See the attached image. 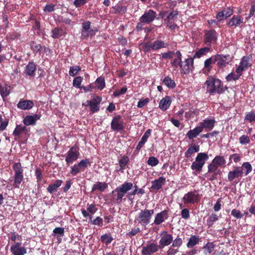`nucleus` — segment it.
Here are the masks:
<instances>
[{"mask_svg":"<svg viewBox=\"0 0 255 255\" xmlns=\"http://www.w3.org/2000/svg\"><path fill=\"white\" fill-rule=\"evenodd\" d=\"M205 84L210 95L223 94V83L220 79L209 76L207 78Z\"/></svg>","mask_w":255,"mask_h":255,"instance_id":"1","label":"nucleus"},{"mask_svg":"<svg viewBox=\"0 0 255 255\" xmlns=\"http://www.w3.org/2000/svg\"><path fill=\"white\" fill-rule=\"evenodd\" d=\"M133 187V184L131 182H125L121 186L117 187L112 191V194L117 193L115 203L120 204L122 202L123 197Z\"/></svg>","mask_w":255,"mask_h":255,"instance_id":"2","label":"nucleus"},{"mask_svg":"<svg viewBox=\"0 0 255 255\" xmlns=\"http://www.w3.org/2000/svg\"><path fill=\"white\" fill-rule=\"evenodd\" d=\"M154 214V210H141L138 215L135 217V222L141 224L142 226H146L150 223L152 215Z\"/></svg>","mask_w":255,"mask_h":255,"instance_id":"3","label":"nucleus"},{"mask_svg":"<svg viewBox=\"0 0 255 255\" xmlns=\"http://www.w3.org/2000/svg\"><path fill=\"white\" fill-rule=\"evenodd\" d=\"M12 168L14 171L13 186L15 188H19V185L24 179L23 170L21 163L20 162L14 163L12 166Z\"/></svg>","mask_w":255,"mask_h":255,"instance_id":"4","label":"nucleus"},{"mask_svg":"<svg viewBox=\"0 0 255 255\" xmlns=\"http://www.w3.org/2000/svg\"><path fill=\"white\" fill-rule=\"evenodd\" d=\"M213 57L214 64H215L219 69H224L232 60L229 54H216L213 55Z\"/></svg>","mask_w":255,"mask_h":255,"instance_id":"5","label":"nucleus"},{"mask_svg":"<svg viewBox=\"0 0 255 255\" xmlns=\"http://www.w3.org/2000/svg\"><path fill=\"white\" fill-rule=\"evenodd\" d=\"M243 174L244 171L242 167L238 166H234L233 167V170L228 172V180L237 184L243 176Z\"/></svg>","mask_w":255,"mask_h":255,"instance_id":"6","label":"nucleus"},{"mask_svg":"<svg viewBox=\"0 0 255 255\" xmlns=\"http://www.w3.org/2000/svg\"><path fill=\"white\" fill-rule=\"evenodd\" d=\"M184 204L193 205L198 203L200 201V197L198 193V191L195 190L193 191H190L184 194L182 198Z\"/></svg>","mask_w":255,"mask_h":255,"instance_id":"7","label":"nucleus"},{"mask_svg":"<svg viewBox=\"0 0 255 255\" xmlns=\"http://www.w3.org/2000/svg\"><path fill=\"white\" fill-rule=\"evenodd\" d=\"M218 34L214 29H210L205 31L204 43L208 46L217 42Z\"/></svg>","mask_w":255,"mask_h":255,"instance_id":"8","label":"nucleus"},{"mask_svg":"<svg viewBox=\"0 0 255 255\" xmlns=\"http://www.w3.org/2000/svg\"><path fill=\"white\" fill-rule=\"evenodd\" d=\"M78 150V148L74 146L68 151L65 158V161L67 166H69L70 164L77 160L79 155Z\"/></svg>","mask_w":255,"mask_h":255,"instance_id":"9","label":"nucleus"},{"mask_svg":"<svg viewBox=\"0 0 255 255\" xmlns=\"http://www.w3.org/2000/svg\"><path fill=\"white\" fill-rule=\"evenodd\" d=\"M124 120L121 116L118 115L115 116L111 122V129L116 131H121L125 128Z\"/></svg>","mask_w":255,"mask_h":255,"instance_id":"10","label":"nucleus"},{"mask_svg":"<svg viewBox=\"0 0 255 255\" xmlns=\"http://www.w3.org/2000/svg\"><path fill=\"white\" fill-rule=\"evenodd\" d=\"M194 58L190 57L182 61V63L179 67L181 74H187L190 73V71H192L194 68Z\"/></svg>","mask_w":255,"mask_h":255,"instance_id":"11","label":"nucleus"},{"mask_svg":"<svg viewBox=\"0 0 255 255\" xmlns=\"http://www.w3.org/2000/svg\"><path fill=\"white\" fill-rule=\"evenodd\" d=\"M160 247L157 243H150L143 246L141 250L142 255H151L158 251Z\"/></svg>","mask_w":255,"mask_h":255,"instance_id":"12","label":"nucleus"},{"mask_svg":"<svg viewBox=\"0 0 255 255\" xmlns=\"http://www.w3.org/2000/svg\"><path fill=\"white\" fill-rule=\"evenodd\" d=\"M160 235L161 239L159 242L160 249H163L164 247L171 244L173 241V236L171 234L168 233L167 231H162Z\"/></svg>","mask_w":255,"mask_h":255,"instance_id":"13","label":"nucleus"},{"mask_svg":"<svg viewBox=\"0 0 255 255\" xmlns=\"http://www.w3.org/2000/svg\"><path fill=\"white\" fill-rule=\"evenodd\" d=\"M156 17V12L152 9H149L139 18V21L141 23L149 24L152 22Z\"/></svg>","mask_w":255,"mask_h":255,"instance_id":"14","label":"nucleus"},{"mask_svg":"<svg viewBox=\"0 0 255 255\" xmlns=\"http://www.w3.org/2000/svg\"><path fill=\"white\" fill-rule=\"evenodd\" d=\"M244 23V18L241 15H234L229 20L227 25L229 27H238Z\"/></svg>","mask_w":255,"mask_h":255,"instance_id":"15","label":"nucleus"},{"mask_svg":"<svg viewBox=\"0 0 255 255\" xmlns=\"http://www.w3.org/2000/svg\"><path fill=\"white\" fill-rule=\"evenodd\" d=\"M168 218V211L163 210L160 213H157L155 216L153 224L156 225H159Z\"/></svg>","mask_w":255,"mask_h":255,"instance_id":"16","label":"nucleus"},{"mask_svg":"<svg viewBox=\"0 0 255 255\" xmlns=\"http://www.w3.org/2000/svg\"><path fill=\"white\" fill-rule=\"evenodd\" d=\"M41 115L35 114L33 116L27 115L23 120L24 125L26 126H34L36 125V121L40 119Z\"/></svg>","mask_w":255,"mask_h":255,"instance_id":"17","label":"nucleus"},{"mask_svg":"<svg viewBox=\"0 0 255 255\" xmlns=\"http://www.w3.org/2000/svg\"><path fill=\"white\" fill-rule=\"evenodd\" d=\"M165 178L163 176L160 177L158 179L151 181L152 185L151 189L153 191H158L162 187L163 185L165 183Z\"/></svg>","mask_w":255,"mask_h":255,"instance_id":"18","label":"nucleus"},{"mask_svg":"<svg viewBox=\"0 0 255 255\" xmlns=\"http://www.w3.org/2000/svg\"><path fill=\"white\" fill-rule=\"evenodd\" d=\"M215 119H205L200 123L199 127L201 128V129L203 131L204 128L207 129L208 130H211L213 128L216 123Z\"/></svg>","mask_w":255,"mask_h":255,"instance_id":"19","label":"nucleus"},{"mask_svg":"<svg viewBox=\"0 0 255 255\" xmlns=\"http://www.w3.org/2000/svg\"><path fill=\"white\" fill-rule=\"evenodd\" d=\"M17 108L23 110H30L34 106V103L32 101L28 100L21 99L17 105Z\"/></svg>","mask_w":255,"mask_h":255,"instance_id":"20","label":"nucleus"},{"mask_svg":"<svg viewBox=\"0 0 255 255\" xmlns=\"http://www.w3.org/2000/svg\"><path fill=\"white\" fill-rule=\"evenodd\" d=\"M127 11V7L122 3H118L112 7L110 12L112 14H118L120 13L125 14Z\"/></svg>","mask_w":255,"mask_h":255,"instance_id":"21","label":"nucleus"},{"mask_svg":"<svg viewBox=\"0 0 255 255\" xmlns=\"http://www.w3.org/2000/svg\"><path fill=\"white\" fill-rule=\"evenodd\" d=\"M152 130L148 129L142 136L141 140L139 141L136 147L135 150L139 151L143 147L145 143L147 141L148 138L150 136Z\"/></svg>","mask_w":255,"mask_h":255,"instance_id":"22","label":"nucleus"},{"mask_svg":"<svg viewBox=\"0 0 255 255\" xmlns=\"http://www.w3.org/2000/svg\"><path fill=\"white\" fill-rule=\"evenodd\" d=\"M175 57L172 59L171 61V65L172 67L177 68L178 67H180L182 63V54L179 50H177L174 55Z\"/></svg>","mask_w":255,"mask_h":255,"instance_id":"23","label":"nucleus"},{"mask_svg":"<svg viewBox=\"0 0 255 255\" xmlns=\"http://www.w3.org/2000/svg\"><path fill=\"white\" fill-rule=\"evenodd\" d=\"M214 63V57L212 55L211 57L206 59L204 63V68L203 69L204 74H208L212 69V64Z\"/></svg>","mask_w":255,"mask_h":255,"instance_id":"24","label":"nucleus"},{"mask_svg":"<svg viewBox=\"0 0 255 255\" xmlns=\"http://www.w3.org/2000/svg\"><path fill=\"white\" fill-rule=\"evenodd\" d=\"M36 70V66L35 64L33 62H29L25 67V72L27 75L33 77L35 75Z\"/></svg>","mask_w":255,"mask_h":255,"instance_id":"25","label":"nucleus"},{"mask_svg":"<svg viewBox=\"0 0 255 255\" xmlns=\"http://www.w3.org/2000/svg\"><path fill=\"white\" fill-rule=\"evenodd\" d=\"M62 183L63 181L61 180L58 179L55 180L53 183L50 184L47 188V192L50 194L57 192L58 188L61 186Z\"/></svg>","mask_w":255,"mask_h":255,"instance_id":"26","label":"nucleus"},{"mask_svg":"<svg viewBox=\"0 0 255 255\" xmlns=\"http://www.w3.org/2000/svg\"><path fill=\"white\" fill-rule=\"evenodd\" d=\"M171 104V101L170 97L166 96L160 101L159 107L162 111H165L167 110Z\"/></svg>","mask_w":255,"mask_h":255,"instance_id":"27","label":"nucleus"},{"mask_svg":"<svg viewBox=\"0 0 255 255\" xmlns=\"http://www.w3.org/2000/svg\"><path fill=\"white\" fill-rule=\"evenodd\" d=\"M202 132L201 128L199 126L196 127L193 129L190 130L186 134V135L189 139H193L196 138L199 133Z\"/></svg>","mask_w":255,"mask_h":255,"instance_id":"28","label":"nucleus"},{"mask_svg":"<svg viewBox=\"0 0 255 255\" xmlns=\"http://www.w3.org/2000/svg\"><path fill=\"white\" fill-rule=\"evenodd\" d=\"M28 130L25 126L21 127L20 125H16L13 132V136L19 137L22 133H26Z\"/></svg>","mask_w":255,"mask_h":255,"instance_id":"29","label":"nucleus"},{"mask_svg":"<svg viewBox=\"0 0 255 255\" xmlns=\"http://www.w3.org/2000/svg\"><path fill=\"white\" fill-rule=\"evenodd\" d=\"M209 159V156L207 153L200 152L198 153L195 158V161L204 165L206 161Z\"/></svg>","mask_w":255,"mask_h":255,"instance_id":"30","label":"nucleus"},{"mask_svg":"<svg viewBox=\"0 0 255 255\" xmlns=\"http://www.w3.org/2000/svg\"><path fill=\"white\" fill-rule=\"evenodd\" d=\"M108 187V184L105 182H97L94 184L92 188V191L94 192L96 190L100 192H103Z\"/></svg>","mask_w":255,"mask_h":255,"instance_id":"31","label":"nucleus"},{"mask_svg":"<svg viewBox=\"0 0 255 255\" xmlns=\"http://www.w3.org/2000/svg\"><path fill=\"white\" fill-rule=\"evenodd\" d=\"M200 241V238L196 235H192L189 239L186 246L188 248H192L197 245Z\"/></svg>","mask_w":255,"mask_h":255,"instance_id":"32","label":"nucleus"},{"mask_svg":"<svg viewBox=\"0 0 255 255\" xmlns=\"http://www.w3.org/2000/svg\"><path fill=\"white\" fill-rule=\"evenodd\" d=\"M51 37L57 39L63 35L65 32L63 28L57 27L51 30Z\"/></svg>","mask_w":255,"mask_h":255,"instance_id":"33","label":"nucleus"},{"mask_svg":"<svg viewBox=\"0 0 255 255\" xmlns=\"http://www.w3.org/2000/svg\"><path fill=\"white\" fill-rule=\"evenodd\" d=\"M143 51L145 53H148L151 50L155 51L153 41H148L141 44Z\"/></svg>","mask_w":255,"mask_h":255,"instance_id":"34","label":"nucleus"},{"mask_svg":"<svg viewBox=\"0 0 255 255\" xmlns=\"http://www.w3.org/2000/svg\"><path fill=\"white\" fill-rule=\"evenodd\" d=\"M97 29H91V30H81V37L83 39H87L89 37L95 35Z\"/></svg>","mask_w":255,"mask_h":255,"instance_id":"35","label":"nucleus"},{"mask_svg":"<svg viewBox=\"0 0 255 255\" xmlns=\"http://www.w3.org/2000/svg\"><path fill=\"white\" fill-rule=\"evenodd\" d=\"M210 49L211 48L208 46L201 48L198 51H196L193 58H194V59L199 58L208 53L210 51Z\"/></svg>","mask_w":255,"mask_h":255,"instance_id":"36","label":"nucleus"},{"mask_svg":"<svg viewBox=\"0 0 255 255\" xmlns=\"http://www.w3.org/2000/svg\"><path fill=\"white\" fill-rule=\"evenodd\" d=\"M200 150V146L194 144L192 146L189 147L185 152V156L187 158L190 157L191 155L195 152H197Z\"/></svg>","mask_w":255,"mask_h":255,"instance_id":"37","label":"nucleus"},{"mask_svg":"<svg viewBox=\"0 0 255 255\" xmlns=\"http://www.w3.org/2000/svg\"><path fill=\"white\" fill-rule=\"evenodd\" d=\"M252 55H250L248 56H244L241 59L240 64L247 70L252 66V64L249 62L252 59Z\"/></svg>","mask_w":255,"mask_h":255,"instance_id":"38","label":"nucleus"},{"mask_svg":"<svg viewBox=\"0 0 255 255\" xmlns=\"http://www.w3.org/2000/svg\"><path fill=\"white\" fill-rule=\"evenodd\" d=\"M10 87L7 85H0V94L2 98H4L9 95Z\"/></svg>","mask_w":255,"mask_h":255,"instance_id":"39","label":"nucleus"},{"mask_svg":"<svg viewBox=\"0 0 255 255\" xmlns=\"http://www.w3.org/2000/svg\"><path fill=\"white\" fill-rule=\"evenodd\" d=\"M155 51H157L162 48H166L168 46L167 43L162 40L156 39L153 41Z\"/></svg>","mask_w":255,"mask_h":255,"instance_id":"40","label":"nucleus"},{"mask_svg":"<svg viewBox=\"0 0 255 255\" xmlns=\"http://www.w3.org/2000/svg\"><path fill=\"white\" fill-rule=\"evenodd\" d=\"M203 166L204 165L201 163L197 162L196 161H195L192 162L191 166V168L192 170L194 171V174L195 175H197L201 172Z\"/></svg>","mask_w":255,"mask_h":255,"instance_id":"41","label":"nucleus"},{"mask_svg":"<svg viewBox=\"0 0 255 255\" xmlns=\"http://www.w3.org/2000/svg\"><path fill=\"white\" fill-rule=\"evenodd\" d=\"M213 162L215 163L218 167H222L226 163V160L223 156L217 155L212 160Z\"/></svg>","mask_w":255,"mask_h":255,"instance_id":"42","label":"nucleus"},{"mask_svg":"<svg viewBox=\"0 0 255 255\" xmlns=\"http://www.w3.org/2000/svg\"><path fill=\"white\" fill-rule=\"evenodd\" d=\"M178 13L179 11L177 10L172 11L167 15L166 18L164 19L165 21H166L168 24L173 23L175 18H176L178 15Z\"/></svg>","mask_w":255,"mask_h":255,"instance_id":"43","label":"nucleus"},{"mask_svg":"<svg viewBox=\"0 0 255 255\" xmlns=\"http://www.w3.org/2000/svg\"><path fill=\"white\" fill-rule=\"evenodd\" d=\"M87 105H86V106H89L90 107V111L92 113H96L98 112L100 110V105L95 104L91 100H87L86 101Z\"/></svg>","mask_w":255,"mask_h":255,"instance_id":"44","label":"nucleus"},{"mask_svg":"<svg viewBox=\"0 0 255 255\" xmlns=\"http://www.w3.org/2000/svg\"><path fill=\"white\" fill-rule=\"evenodd\" d=\"M95 87L99 90H102L105 87V81L104 77H99L95 81Z\"/></svg>","mask_w":255,"mask_h":255,"instance_id":"45","label":"nucleus"},{"mask_svg":"<svg viewBox=\"0 0 255 255\" xmlns=\"http://www.w3.org/2000/svg\"><path fill=\"white\" fill-rule=\"evenodd\" d=\"M77 164L82 171H83L88 166H91V162L88 158L82 159Z\"/></svg>","mask_w":255,"mask_h":255,"instance_id":"46","label":"nucleus"},{"mask_svg":"<svg viewBox=\"0 0 255 255\" xmlns=\"http://www.w3.org/2000/svg\"><path fill=\"white\" fill-rule=\"evenodd\" d=\"M215 247L213 242H208L203 248L205 255L210 254L212 253Z\"/></svg>","mask_w":255,"mask_h":255,"instance_id":"47","label":"nucleus"},{"mask_svg":"<svg viewBox=\"0 0 255 255\" xmlns=\"http://www.w3.org/2000/svg\"><path fill=\"white\" fill-rule=\"evenodd\" d=\"M218 220V216L215 213H212L207 220V225L208 227H212L214 223Z\"/></svg>","mask_w":255,"mask_h":255,"instance_id":"48","label":"nucleus"},{"mask_svg":"<svg viewBox=\"0 0 255 255\" xmlns=\"http://www.w3.org/2000/svg\"><path fill=\"white\" fill-rule=\"evenodd\" d=\"M163 82L168 88L173 89L176 87L174 81L168 76L164 78Z\"/></svg>","mask_w":255,"mask_h":255,"instance_id":"49","label":"nucleus"},{"mask_svg":"<svg viewBox=\"0 0 255 255\" xmlns=\"http://www.w3.org/2000/svg\"><path fill=\"white\" fill-rule=\"evenodd\" d=\"M10 251L13 255H24L27 253L26 249L24 247L17 248Z\"/></svg>","mask_w":255,"mask_h":255,"instance_id":"50","label":"nucleus"},{"mask_svg":"<svg viewBox=\"0 0 255 255\" xmlns=\"http://www.w3.org/2000/svg\"><path fill=\"white\" fill-rule=\"evenodd\" d=\"M240 77L238 73L232 72L226 77V79L227 82H231L238 80Z\"/></svg>","mask_w":255,"mask_h":255,"instance_id":"51","label":"nucleus"},{"mask_svg":"<svg viewBox=\"0 0 255 255\" xmlns=\"http://www.w3.org/2000/svg\"><path fill=\"white\" fill-rule=\"evenodd\" d=\"M81 70V68L80 66L75 65L70 67L69 74L70 76L73 77L76 75Z\"/></svg>","mask_w":255,"mask_h":255,"instance_id":"52","label":"nucleus"},{"mask_svg":"<svg viewBox=\"0 0 255 255\" xmlns=\"http://www.w3.org/2000/svg\"><path fill=\"white\" fill-rule=\"evenodd\" d=\"M129 162V158L127 156L124 155L119 160L120 169L123 170L126 168V166Z\"/></svg>","mask_w":255,"mask_h":255,"instance_id":"53","label":"nucleus"},{"mask_svg":"<svg viewBox=\"0 0 255 255\" xmlns=\"http://www.w3.org/2000/svg\"><path fill=\"white\" fill-rule=\"evenodd\" d=\"M31 49L33 53H40L42 50V46L40 44L36 43L35 42L32 41L31 44Z\"/></svg>","mask_w":255,"mask_h":255,"instance_id":"54","label":"nucleus"},{"mask_svg":"<svg viewBox=\"0 0 255 255\" xmlns=\"http://www.w3.org/2000/svg\"><path fill=\"white\" fill-rule=\"evenodd\" d=\"M90 223L93 225H98L102 227L103 225V220L100 217H97L95 219L92 220V216H90Z\"/></svg>","mask_w":255,"mask_h":255,"instance_id":"55","label":"nucleus"},{"mask_svg":"<svg viewBox=\"0 0 255 255\" xmlns=\"http://www.w3.org/2000/svg\"><path fill=\"white\" fill-rule=\"evenodd\" d=\"M175 53L174 51L169 50L166 52L162 53L160 59H173Z\"/></svg>","mask_w":255,"mask_h":255,"instance_id":"56","label":"nucleus"},{"mask_svg":"<svg viewBox=\"0 0 255 255\" xmlns=\"http://www.w3.org/2000/svg\"><path fill=\"white\" fill-rule=\"evenodd\" d=\"M113 240V237L111 236L108 235V234H105L101 237V242L105 243L106 245H108L111 243Z\"/></svg>","mask_w":255,"mask_h":255,"instance_id":"57","label":"nucleus"},{"mask_svg":"<svg viewBox=\"0 0 255 255\" xmlns=\"http://www.w3.org/2000/svg\"><path fill=\"white\" fill-rule=\"evenodd\" d=\"M82 171L80 167L78 166V164H75L71 167L70 173L73 176L77 175L79 173Z\"/></svg>","mask_w":255,"mask_h":255,"instance_id":"58","label":"nucleus"},{"mask_svg":"<svg viewBox=\"0 0 255 255\" xmlns=\"http://www.w3.org/2000/svg\"><path fill=\"white\" fill-rule=\"evenodd\" d=\"M222 12L224 15L225 19H227L233 14L234 10L232 7H228L223 9Z\"/></svg>","mask_w":255,"mask_h":255,"instance_id":"59","label":"nucleus"},{"mask_svg":"<svg viewBox=\"0 0 255 255\" xmlns=\"http://www.w3.org/2000/svg\"><path fill=\"white\" fill-rule=\"evenodd\" d=\"M83 80V77L81 76L76 77L73 81V86L77 88H81V83Z\"/></svg>","mask_w":255,"mask_h":255,"instance_id":"60","label":"nucleus"},{"mask_svg":"<svg viewBox=\"0 0 255 255\" xmlns=\"http://www.w3.org/2000/svg\"><path fill=\"white\" fill-rule=\"evenodd\" d=\"M147 163L151 166H155L159 163V160L155 157L150 156L148 158V159L147 161Z\"/></svg>","mask_w":255,"mask_h":255,"instance_id":"61","label":"nucleus"},{"mask_svg":"<svg viewBox=\"0 0 255 255\" xmlns=\"http://www.w3.org/2000/svg\"><path fill=\"white\" fill-rule=\"evenodd\" d=\"M245 120L250 123L255 122V113L254 111L249 112L246 115Z\"/></svg>","mask_w":255,"mask_h":255,"instance_id":"62","label":"nucleus"},{"mask_svg":"<svg viewBox=\"0 0 255 255\" xmlns=\"http://www.w3.org/2000/svg\"><path fill=\"white\" fill-rule=\"evenodd\" d=\"M183 243V241L181 238H179L178 236L175 238L174 240L172 241V247L173 248H178L180 247Z\"/></svg>","mask_w":255,"mask_h":255,"instance_id":"63","label":"nucleus"},{"mask_svg":"<svg viewBox=\"0 0 255 255\" xmlns=\"http://www.w3.org/2000/svg\"><path fill=\"white\" fill-rule=\"evenodd\" d=\"M239 142L242 145H247L250 142V137L247 135H242L239 138Z\"/></svg>","mask_w":255,"mask_h":255,"instance_id":"64","label":"nucleus"}]
</instances>
